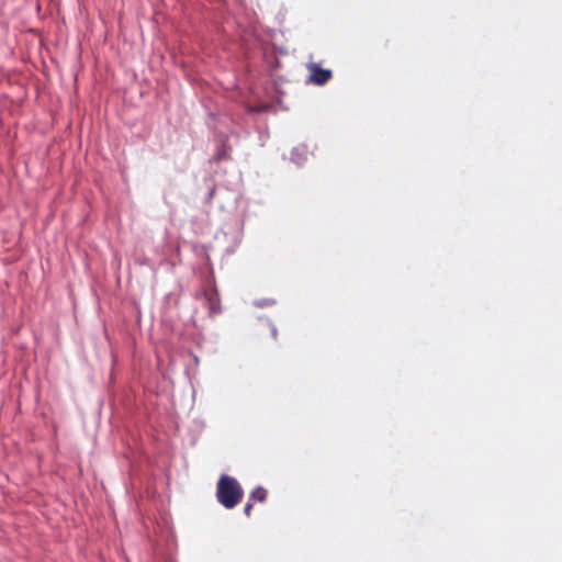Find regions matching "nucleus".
Wrapping results in <instances>:
<instances>
[{"instance_id": "nucleus-1", "label": "nucleus", "mask_w": 562, "mask_h": 562, "mask_svg": "<svg viewBox=\"0 0 562 562\" xmlns=\"http://www.w3.org/2000/svg\"><path fill=\"white\" fill-rule=\"evenodd\" d=\"M244 491L235 477L222 475L216 485V498L227 509L236 507L241 501Z\"/></svg>"}, {"instance_id": "nucleus-6", "label": "nucleus", "mask_w": 562, "mask_h": 562, "mask_svg": "<svg viewBox=\"0 0 562 562\" xmlns=\"http://www.w3.org/2000/svg\"><path fill=\"white\" fill-rule=\"evenodd\" d=\"M270 331H271V336L273 339H277L278 338V329L274 325L270 324Z\"/></svg>"}, {"instance_id": "nucleus-4", "label": "nucleus", "mask_w": 562, "mask_h": 562, "mask_svg": "<svg viewBox=\"0 0 562 562\" xmlns=\"http://www.w3.org/2000/svg\"><path fill=\"white\" fill-rule=\"evenodd\" d=\"M268 492L262 486L256 487L249 495V501L263 503L267 499Z\"/></svg>"}, {"instance_id": "nucleus-5", "label": "nucleus", "mask_w": 562, "mask_h": 562, "mask_svg": "<svg viewBox=\"0 0 562 562\" xmlns=\"http://www.w3.org/2000/svg\"><path fill=\"white\" fill-rule=\"evenodd\" d=\"M251 510H252V503L251 501H248L244 507V514L249 517L251 515Z\"/></svg>"}, {"instance_id": "nucleus-2", "label": "nucleus", "mask_w": 562, "mask_h": 562, "mask_svg": "<svg viewBox=\"0 0 562 562\" xmlns=\"http://www.w3.org/2000/svg\"><path fill=\"white\" fill-rule=\"evenodd\" d=\"M307 69L310 70V81L317 86L326 85L333 77L330 69H324L315 63L308 64Z\"/></svg>"}, {"instance_id": "nucleus-3", "label": "nucleus", "mask_w": 562, "mask_h": 562, "mask_svg": "<svg viewBox=\"0 0 562 562\" xmlns=\"http://www.w3.org/2000/svg\"><path fill=\"white\" fill-rule=\"evenodd\" d=\"M204 295L210 314H218L221 312V301L218 293L215 290H210L206 291Z\"/></svg>"}]
</instances>
